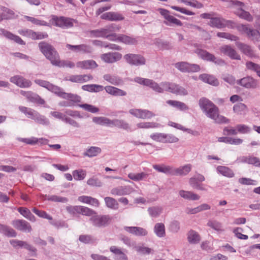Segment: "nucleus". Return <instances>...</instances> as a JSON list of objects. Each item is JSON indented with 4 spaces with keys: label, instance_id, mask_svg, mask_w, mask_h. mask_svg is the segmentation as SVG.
Masks as SVG:
<instances>
[{
    "label": "nucleus",
    "instance_id": "obj_1",
    "mask_svg": "<svg viewBox=\"0 0 260 260\" xmlns=\"http://www.w3.org/2000/svg\"><path fill=\"white\" fill-rule=\"evenodd\" d=\"M199 105L206 116L213 120L215 123L222 124L230 122L228 118L219 114L218 107L208 99L201 98L199 100Z\"/></svg>",
    "mask_w": 260,
    "mask_h": 260
},
{
    "label": "nucleus",
    "instance_id": "obj_2",
    "mask_svg": "<svg viewBox=\"0 0 260 260\" xmlns=\"http://www.w3.org/2000/svg\"><path fill=\"white\" fill-rule=\"evenodd\" d=\"M35 83L62 99L69 100L74 103H79L81 101V98L77 94L65 92L60 87L53 85L47 81L36 79Z\"/></svg>",
    "mask_w": 260,
    "mask_h": 260
},
{
    "label": "nucleus",
    "instance_id": "obj_3",
    "mask_svg": "<svg viewBox=\"0 0 260 260\" xmlns=\"http://www.w3.org/2000/svg\"><path fill=\"white\" fill-rule=\"evenodd\" d=\"M164 91H168L180 95H186L188 94L187 91L183 87L169 82H164L160 83V84H158L156 92L162 93Z\"/></svg>",
    "mask_w": 260,
    "mask_h": 260
},
{
    "label": "nucleus",
    "instance_id": "obj_4",
    "mask_svg": "<svg viewBox=\"0 0 260 260\" xmlns=\"http://www.w3.org/2000/svg\"><path fill=\"white\" fill-rule=\"evenodd\" d=\"M39 47L46 58L54 66L58 59H59V54L51 44L44 41L39 43Z\"/></svg>",
    "mask_w": 260,
    "mask_h": 260
},
{
    "label": "nucleus",
    "instance_id": "obj_5",
    "mask_svg": "<svg viewBox=\"0 0 260 260\" xmlns=\"http://www.w3.org/2000/svg\"><path fill=\"white\" fill-rule=\"evenodd\" d=\"M157 11L165 19L164 21V23L166 25L170 26H180L182 25V22L180 20L171 15L170 14V12L168 10L162 8H159Z\"/></svg>",
    "mask_w": 260,
    "mask_h": 260
},
{
    "label": "nucleus",
    "instance_id": "obj_6",
    "mask_svg": "<svg viewBox=\"0 0 260 260\" xmlns=\"http://www.w3.org/2000/svg\"><path fill=\"white\" fill-rule=\"evenodd\" d=\"M90 220L92 225L98 228H103L109 224L111 221V218L109 215H94Z\"/></svg>",
    "mask_w": 260,
    "mask_h": 260
},
{
    "label": "nucleus",
    "instance_id": "obj_7",
    "mask_svg": "<svg viewBox=\"0 0 260 260\" xmlns=\"http://www.w3.org/2000/svg\"><path fill=\"white\" fill-rule=\"evenodd\" d=\"M124 58L127 63L132 66H143L146 63L145 58L140 54H127L124 56Z\"/></svg>",
    "mask_w": 260,
    "mask_h": 260
},
{
    "label": "nucleus",
    "instance_id": "obj_8",
    "mask_svg": "<svg viewBox=\"0 0 260 260\" xmlns=\"http://www.w3.org/2000/svg\"><path fill=\"white\" fill-rule=\"evenodd\" d=\"M236 83L247 89H255L258 87L257 81L250 76H247L241 79L237 80Z\"/></svg>",
    "mask_w": 260,
    "mask_h": 260
},
{
    "label": "nucleus",
    "instance_id": "obj_9",
    "mask_svg": "<svg viewBox=\"0 0 260 260\" xmlns=\"http://www.w3.org/2000/svg\"><path fill=\"white\" fill-rule=\"evenodd\" d=\"M195 52L200 57L204 60L212 61L217 64H220L224 63L223 60L221 59H216L214 55L208 52L206 50L198 48L196 50Z\"/></svg>",
    "mask_w": 260,
    "mask_h": 260
},
{
    "label": "nucleus",
    "instance_id": "obj_10",
    "mask_svg": "<svg viewBox=\"0 0 260 260\" xmlns=\"http://www.w3.org/2000/svg\"><path fill=\"white\" fill-rule=\"evenodd\" d=\"M174 66L182 72H196L200 69V66L197 64H190L184 61L177 62Z\"/></svg>",
    "mask_w": 260,
    "mask_h": 260
},
{
    "label": "nucleus",
    "instance_id": "obj_11",
    "mask_svg": "<svg viewBox=\"0 0 260 260\" xmlns=\"http://www.w3.org/2000/svg\"><path fill=\"white\" fill-rule=\"evenodd\" d=\"M66 47L69 50L75 53H81L83 54H89L93 52V48L89 45L82 44L78 45L67 44Z\"/></svg>",
    "mask_w": 260,
    "mask_h": 260
},
{
    "label": "nucleus",
    "instance_id": "obj_12",
    "mask_svg": "<svg viewBox=\"0 0 260 260\" xmlns=\"http://www.w3.org/2000/svg\"><path fill=\"white\" fill-rule=\"evenodd\" d=\"M135 191L134 189L131 186H118L113 188L110 193L114 196H122L128 195Z\"/></svg>",
    "mask_w": 260,
    "mask_h": 260
},
{
    "label": "nucleus",
    "instance_id": "obj_13",
    "mask_svg": "<svg viewBox=\"0 0 260 260\" xmlns=\"http://www.w3.org/2000/svg\"><path fill=\"white\" fill-rule=\"evenodd\" d=\"M129 113L140 119H150L155 116V114L153 112L147 110L131 109L129 110Z\"/></svg>",
    "mask_w": 260,
    "mask_h": 260
},
{
    "label": "nucleus",
    "instance_id": "obj_14",
    "mask_svg": "<svg viewBox=\"0 0 260 260\" xmlns=\"http://www.w3.org/2000/svg\"><path fill=\"white\" fill-rule=\"evenodd\" d=\"M52 23L60 27H70L73 25L71 19L63 17H57L56 16L52 17Z\"/></svg>",
    "mask_w": 260,
    "mask_h": 260
},
{
    "label": "nucleus",
    "instance_id": "obj_15",
    "mask_svg": "<svg viewBox=\"0 0 260 260\" xmlns=\"http://www.w3.org/2000/svg\"><path fill=\"white\" fill-rule=\"evenodd\" d=\"M20 93L26 97L29 101L32 103H37L40 105H43L45 103V101L43 99L32 91H26L21 90L20 91Z\"/></svg>",
    "mask_w": 260,
    "mask_h": 260
},
{
    "label": "nucleus",
    "instance_id": "obj_16",
    "mask_svg": "<svg viewBox=\"0 0 260 260\" xmlns=\"http://www.w3.org/2000/svg\"><path fill=\"white\" fill-rule=\"evenodd\" d=\"M10 80L12 83L16 84L17 86L21 88H28L32 84L30 80L19 75H16L12 77Z\"/></svg>",
    "mask_w": 260,
    "mask_h": 260
},
{
    "label": "nucleus",
    "instance_id": "obj_17",
    "mask_svg": "<svg viewBox=\"0 0 260 260\" xmlns=\"http://www.w3.org/2000/svg\"><path fill=\"white\" fill-rule=\"evenodd\" d=\"M220 52L232 59L241 60V57L236 50L230 45H223L220 48Z\"/></svg>",
    "mask_w": 260,
    "mask_h": 260
},
{
    "label": "nucleus",
    "instance_id": "obj_18",
    "mask_svg": "<svg viewBox=\"0 0 260 260\" xmlns=\"http://www.w3.org/2000/svg\"><path fill=\"white\" fill-rule=\"evenodd\" d=\"M12 224L15 228L19 231L28 233L31 231V227L29 223L24 220H14L12 221Z\"/></svg>",
    "mask_w": 260,
    "mask_h": 260
},
{
    "label": "nucleus",
    "instance_id": "obj_19",
    "mask_svg": "<svg viewBox=\"0 0 260 260\" xmlns=\"http://www.w3.org/2000/svg\"><path fill=\"white\" fill-rule=\"evenodd\" d=\"M92 79L93 77L90 74H84L71 75L67 80L72 82L83 83L91 80Z\"/></svg>",
    "mask_w": 260,
    "mask_h": 260
},
{
    "label": "nucleus",
    "instance_id": "obj_20",
    "mask_svg": "<svg viewBox=\"0 0 260 260\" xmlns=\"http://www.w3.org/2000/svg\"><path fill=\"white\" fill-rule=\"evenodd\" d=\"M192 166L190 164H187L176 168L172 167L171 175L185 176L190 172Z\"/></svg>",
    "mask_w": 260,
    "mask_h": 260
},
{
    "label": "nucleus",
    "instance_id": "obj_21",
    "mask_svg": "<svg viewBox=\"0 0 260 260\" xmlns=\"http://www.w3.org/2000/svg\"><path fill=\"white\" fill-rule=\"evenodd\" d=\"M101 18L102 19L111 21H117L124 20V17L120 13L115 12H109L103 14L101 16Z\"/></svg>",
    "mask_w": 260,
    "mask_h": 260
},
{
    "label": "nucleus",
    "instance_id": "obj_22",
    "mask_svg": "<svg viewBox=\"0 0 260 260\" xmlns=\"http://www.w3.org/2000/svg\"><path fill=\"white\" fill-rule=\"evenodd\" d=\"M122 57V55L119 52H109L102 55L101 58L107 63H113L119 60Z\"/></svg>",
    "mask_w": 260,
    "mask_h": 260
},
{
    "label": "nucleus",
    "instance_id": "obj_23",
    "mask_svg": "<svg viewBox=\"0 0 260 260\" xmlns=\"http://www.w3.org/2000/svg\"><path fill=\"white\" fill-rule=\"evenodd\" d=\"M124 230L136 236H145L148 234L147 231L140 226H124Z\"/></svg>",
    "mask_w": 260,
    "mask_h": 260
},
{
    "label": "nucleus",
    "instance_id": "obj_24",
    "mask_svg": "<svg viewBox=\"0 0 260 260\" xmlns=\"http://www.w3.org/2000/svg\"><path fill=\"white\" fill-rule=\"evenodd\" d=\"M10 243L14 248L24 247L28 250L32 252H36V249L33 246L28 244L26 242L17 240L13 239L10 241Z\"/></svg>",
    "mask_w": 260,
    "mask_h": 260
},
{
    "label": "nucleus",
    "instance_id": "obj_25",
    "mask_svg": "<svg viewBox=\"0 0 260 260\" xmlns=\"http://www.w3.org/2000/svg\"><path fill=\"white\" fill-rule=\"evenodd\" d=\"M134 80L138 83L150 87L156 92L158 84L153 80L141 77H136Z\"/></svg>",
    "mask_w": 260,
    "mask_h": 260
},
{
    "label": "nucleus",
    "instance_id": "obj_26",
    "mask_svg": "<svg viewBox=\"0 0 260 260\" xmlns=\"http://www.w3.org/2000/svg\"><path fill=\"white\" fill-rule=\"evenodd\" d=\"M236 46L246 56L250 57L254 56L253 51L250 46L237 41L236 42Z\"/></svg>",
    "mask_w": 260,
    "mask_h": 260
},
{
    "label": "nucleus",
    "instance_id": "obj_27",
    "mask_svg": "<svg viewBox=\"0 0 260 260\" xmlns=\"http://www.w3.org/2000/svg\"><path fill=\"white\" fill-rule=\"evenodd\" d=\"M97 66L96 62L92 59L79 61L76 63L77 68L85 70L94 69Z\"/></svg>",
    "mask_w": 260,
    "mask_h": 260
},
{
    "label": "nucleus",
    "instance_id": "obj_28",
    "mask_svg": "<svg viewBox=\"0 0 260 260\" xmlns=\"http://www.w3.org/2000/svg\"><path fill=\"white\" fill-rule=\"evenodd\" d=\"M179 195L185 200L197 201L200 199V196L192 191L180 190L179 191Z\"/></svg>",
    "mask_w": 260,
    "mask_h": 260
},
{
    "label": "nucleus",
    "instance_id": "obj_29",
    "mask_svg": "<svg viewBox=\"0 0 260 260\" xmlns=\"http://www.w3.org/2000/svg\"><path fill=\"white\" fill-rule=\"evenodd\" d=\"M223 22H224V19L221 17L217 16L216 15L211 19V20H210L208 24L212 27L222 28H224Z\"/></svg>",
    "mask_w": 260,
    "mask_h": 260
},
{
    "label": "nucleus",
    "instance_id": "obj_30",
    "mask_svg": "<svg viewBox=\"0 0 260 260\" xmlns=\"http://www.w3.org/2000/svg\"><path fill=\"white\" fill-rule=\"evenodd\" d=\"M0 31L2 34H3L7 38L11 40H13L16 43L21 45L25 44L24 42L19 36L13 35L10 32L3 28L1 29Z\"/></svg>",
    "mask_w": 260,
    "mask_h": 260
},
{
    "label": "nucleus",
    "instance_id": "obj_31",
    "mask_svg": "<svg viewBox=\"0 0 260 260\" xmlns=\"http://www.w3.org/2000/svg\"><path fill=\"white\" fill-rule=\"evenodd\" d=\"M199 79L202 81L213 86L219 85L218 80L213 76L208 74H202L199 76Z\"/></svg>",
    "mask_w": 260,
    "mask_h": 260
},
{
    "label": "nucleus",
    "instance_id": "obj_32",
    "mask_svg": "<svg viewBox=\"0 0 260 260\" xmlns=\"http://www.w3.org/2000/svg\"><path fill=\"white\" fill-rule=\"evenodd\" d=\"M0 233L8 237H15L17 233L12 228L0 224Z\"/></svg>",
    "mask_w": 260,
    "mask_h": 260
},
{
    "label": "nucleus",
    "instance_id": "obj_33",
    "mask_svg": "<svg viewBox=\"0 0 260 260\" xmlns=\"http://www.w3.org/2000/svg\"><path fill=\"white\" fill-rule=\"evenodd\" d=\"M105 89L107 93L114 96H124L126 94L125 91L111 86H106Z\"/></svg>",
    "mask_w": 260,
    "mask_h": 260
},
{
    "label": "nucleus",
    "instance_id": "obj_34",
    "mask_svg": "<svg viewBox=\"0 0 260 260\" xmlns=\"http://www.w3.org/2000/svg\"><path fill=\"white\" fill-rule=\"evenodd\" d=\"M216 170L218 173L225 177L232 178L234 176L233 171L227 167L219 166L217 167Z\"/></svg>",
    "mask_w": 260,
    "mask_h": 260
},
{
    "label": "nucleus",
    "instance_id": "obj_35",
    "mask_svg": "<svg viewBox=\"0 0 260 260\" xmlns=\"http://www.w3.org/2000/svg\"><path fill=\"white\" fill-rule=\"evenodd\" d=\"M163 208L161 206H155L148 208L147 211L151 217H158L162 212Z\"/></svg>",
    "mask_w": 260,
    "mask_h": 260
},
{
    "label": "nucleus",
    "instance_id": "obj_36",
    "mask_svg": "<svg viewBox=\"0 0 260 260\" xmlns=\"http://www.w3.org/2000/svg\"><path fill=\"white\" fill-rule=\"evenodd\" d=\"M136 126L138 128L148 129L159 127L161 125L158 123L154 122H141L138 123Z\"/></svg>",
    "mask_w": 260,
    "mask_h": 260
},
{
    "label": "nucleus",
    "instance_id": "obj_37",
    "mask_svg": "<svg viewBox=\"0 0 260 260\" xmlns=\"http://www.w3.org/2000/svg\"><path fill=\"white\" fill-rule=\"evenodd\" d=\"M166 103L169 105L175 107L180 110L185 111L188 109V107L185 104L180 101L168 100Z\"/></svg>",
    "mask_w": 260,
    "mask_h": 260
},
{
    "label": "nucleus",
    "instance_id": "obj_38",
    "mask_svg": "<svg viewBox=\"0 0 260 260\" xmlns=\"http://www.w3.org/2000/svg\"><path fill=\"white\" fill-rule=\"evenodd\" d=\"M19 109L21 112L27 115L28 118L33 120L38 113L37 111L24 106H19Z\"/></svg>",
    "mask_w": 260,
    "mask_h": 260
},
{
    "label": "nucleus",
    "instance_id": "obj_39",
    "mask_svg": "<svg viewBox=\"0 0 260 260\" xmlns=\"http://www.w3.org/2000/svg\"><path fill=\"white\" fill-rule=\"evenodd\" d=\"M149 176V174L145 172H141L139 173H130L128 174V177L135 181H139L146 179Z\"/></svg>",
    "mask_w": 260,
    "mask_h": 260
},
{
    "label": "nucleus",
    "instance_id": "obj_40",
    "mask_svg": "<svg viewBox=\"0 0 260 260\" xmlns=\"http://www.w3.org/2000/svg\"><path fill=\"white\" fill-rule=\"evenodd\" d=\"M119 42L127 45H135L137 43L136 38L125 35H119Z\"/></svg>",
    "mask_w": 260,
    "mask_h": 260
},
{
    "label": "nucleus",
    "instance_id": "obj_41",
    "mask_svg": "<svg viewBox=\"0 0 260 260\" xmlns=\"http://www.w3.org/2000/svg\"><path fill=\"white\" fill-rule=\"evenodd\" d=\"M187 239L189 243L197 244L200 242V237L197 232L191 230L188 233Z\"/></svg>",
    "mask_w": 260,
    "mask_h": 260
},
{
    "label": "nucleus",
    "instance_id": "obj_42",
    "mask_svg": "<svg viewBox=\"0 0 260 260\" xmlns=\"http://www.w3.org/2000/svg\"><path fill=\"white\" fill-rule=\"evenodd\" d=\"M154 232L159 238L164 237L166 235L165 225L162 223H157L154 227Z\"/></svg>",
    "mask_w": 260,
    "mask_h": 260
},
{
    "label": "nucleus",
    "instance_id": "obj_43",
    "mask_svg": "<svg viewBox=\"0 0 260 260\" xmlns=\"http://www.w3.org/2000/svg\"><path fill=\"white\" fill-rule=\"evenodd\" d=\"M101 152V149L98 147L91 146L84 152V156L92 157L97 156Z\"/></svg>",
    "mask_w": 260,
    "mask_h": 260
},
{
    "label": "nucleus",
    "instance_id": "obj_44",
    "mask_svg": "<svg viewBox=\"0 0 260 260\" xmlns=\"http://www.w3.org/2000/svg\"><path fill=\"white\" fill-rule=\"evenodd\" d=\"M153 168L159 172L171 175L172 167L165 165H154Z\"/></svg>",
    "mask_w": 260,
    "mask_h": 260
},
{
    "label": "nucleus",
    "instance_id": "obj_45",
    "mask_svg": "<svg viewBox=\"0 0 260 260\" xmlns=\"http://www.w3.org/2000/svg\"><path fill=\"white\" fill-rule=\"evenodd\" d=\"M247 37L253 42H259L260 31H259V30H256L251 28Z\"/></svg>",
    "mask_w": 260,
    "mask_h": 260
},
{
    "label": "nucleus",
    "instance_id": "obj_46",
    "mask_svg": "<svg viewBox=\"0 0 260 260\" xmlns=\"http://www.w3.org/2000/svg\"><path fill=\"white\" fill-rule=\"evenodd\" d=\"M233 111L236 114L241 115L247 111V107L244 104L239 103L234 106Z\"/></svg>",
    "mask_w": 260,
    "mask_h": 260
},
{
    "label": "nucleus",
    "instance_id": "obj_47",
    "mask_svg": "<svg viewBox=\"0 0 260 260\" xmlns=\"http://www.w3.org/2000/svg\"><path fill=\"white\" fill-rule=\"evenodd\" d=\"M236 14L240 18L243 19L248 22H251L253 20V17L248 12L243 10L242 9L239 10L237 12Z\"/></svg>",
    "mask_w": 260,
    "mask_h": 260
},
{
    "label": "nucleus",
    "instance_id": "obj_48",
    "mask_svg": "<svg viewBox=\"0 0 260 260\" xmlns=\"http://www.w3.org/2000/svg\"><path fill=\"white\" fill-rule=\"evenodd\" d=\"M104 200L107 207L112 209L118 208V204L115 199L111 197H105Z\"/></svg>",
    "mask_w": 260,
    "mask_h": 260
},
{
    "label": "nucleus",
    "instance_id": "obj_49",
    "mask_svg": "<svg viewBox=\"0 0 260 260\" xmlns=\"http://www.w3.org/2000/svg\"><path fill=\"white\" fill-rule=\"evenodd\" d=\"M118 29L119 28L114 24L106 26L104 28H102L104 38H106L109 35Z\"/></svg>",
    "mask_w": 260,
    "mask_h": 260
},
{
    "label": "nucleus",
    "instance_id": "obj_50",
    "mask_svg": "<svg viewBox=\"0 0 260 260\" xmlns=\"http://www.w3.org/2000/svg\"><path fill=\"white\" fill-rule=\"evenodd\" d=\"M73 176L76 180H82L86 176V171L82 169L76 170L73 172Z\"/></svg>",
    "mask_w": 260,
    "mask_h": 260
},
{
    "label": "nucleus",
    "instance_id": "obj_51",
    "mask_svg": "<svg viewBox=\"0 0 260 260\" xmlns=\"http://www.w3.org/2000/svg\"><path fill=\"white\" fill-rule=\"evenodd\" d=\"M24 18L28 21L31 22L34 24L39 26H48V23L42 20L36 18L35 17H30L28 16H24Z\"/></svg>",
    "mask_w": 260,
    "mask_h": 260
},
{
    "label": "nucleus",
    "instance_id": "obj_52",
    "mask_svg": "<svg viewBox=\"0 0 260 260\" xmlns=\"http://www.w3.org/2000/svg\"><path fill=\"white\" fill-rule=\"evenodd\" d=\"M46 196V200L54 202L67 203L68 201V199L66 197H62L56 195Z\"/></svg>",
    "mask_w": 260,
    "mask_h": 260
},
{
    "label": "nucleus",
    "instance_id": "obj_53",
    "mask_svg": "<svg viewBox=\"0 0 260 260\" xmlns=\"http://www.w3.org/2000/svg\"><path fill=\"white\" fill-rule=\"evenodd\" d=\"M55 66L59 67H67L69 68H73L75 67V63L69 60H60V58L58 59L56 63L55 64Z\"/></svg>",
    "mask_w": 260,
    "mask_h": 260
},
{
    "label": "nucleus",
    "instance_id": "obj_54",
    "mask_svg": "<svg viewBox=\"0 0 260 260\" xmlns=\"http://www.w3.org/2000/svg\"><path fill=\"white\" fill-rule=\"evenodd\" d=\"M207 225L215 231H223L221 223L216 220H209Z\"/></svg>",
    "mask_w": 260,
    "mask_h": 260
},
{
    "label": "nucleus",
    "instance_id": "obj_55",
    "mask_svg": "<svg viewBox=\"0 0 260 260\" xmlns=\"http://www.w3.org/2000/svg\"><path fill=\"white\" fill-rule=\"evenodd\" d=\"M87 184L91 186L101 187L103 185L102 181L98 178L92 177L89 178L87 181Z\"/></svg>",
    "mask_w": 260,
    "mask_h": 260
},
{
    "label": "nucleus",
    "instance_id": "obj_56",
    "mask_svg": "<svg viewBox=\"0 0 260 260\" xmlns=\"http://www.w3.org/2000/svg\"><path fill=\"white\" fill-rule=\"evenodd\" d=\"M164 143H176L179 141V139L171 134H165L164 136Z\"/></svg>",
    "mask_w": 260,
    "mask_h": 260
},
{
    "label": "nucleus",
    "instance_id": "obj_57",
    "mask_svg": "<svg viewBox=\"0 0 260 260\" xmlns=\"http://www.w3.org/2000/svg\"><path fill=\"white\" fill-rule=\"evenodd\" d=\"M217 36L219 38H225L231 41L236 42L239 40V38L237 36L228 32H219L217 33Z\"/></svg>",
    "mask_w": 260,
    "mask_h": 260
},
{
    "label": "nucleus",
    "instance_id": "obj_58",
    "mask_svg": "<svg viewBox=\"0 0 260 260\" xmlns=\"http://www.w3.org/2000/svg\"><path fill=\"white\" fill-rule=\"evenodd\" d=\"M246 69L255 72L256 74L260 70V65L252 61H247L245 64Z\"/></svg>",
    "mask_w": 260,
    "mask_h": 260
},
{
    "label": "nucleus",
    "instance_id": "obj_59",
    "mask_svg": "<svg viewBox=\"0 0 260 260\" xmlns=\"http://www.w3.org/2000/svg\"><path fill=\"white\" fill-rule=\"evenodd\" d=\"M34 120L36 122L42 125H47L49 124V120L44 116L41 115L39 112Z\"/></svg>",
    "mask_w": 260,
    "mask_h": 260
},
{
    "label": "nucleus",
    "instance_id": "obj_60",
    "mask_svg": "<svg viewBox=\"0 0 260 260\" xmlns=\"http://www.w3.org/2000/svg\"><path fill=\"white\" fill-rule=\"evenodd\" d=\"M79 106L84 109L85 110L90 112L92 113H96L99 111V109L98 108L91 105L84 104L79 105Z\"/></svg>",
    "mask_w": 260,
    "mask_h": 260
},
{
    "label": "nucleus",
    "instance_id": "obj_61",
    "mask_svg": "<svg viewBox=\"0 0 260 260\" xmlns=\"http://www.w3.org/2000/svg\"><path fill=\"white\" fill-rule=\"evenodd\" d=\"M23 141L26 144L33 145L37 143L38 142L41 143V144H45L47 142V140L43 138L39 139L36 138H31L29 139H25Z\"/></svg>",
    "mask_w": 260,
    "mask_h": 260
},
{
    "label": "nucleus",
    "instance_id": "obj_62",
    "mask_svg": "<svg viewBox=\"0 0 260 260\" xmlns=\"http://www.w3.org/2000/svg\"><path fill=\"white\" fill-rule=\"evenodd\" d=\"M79 240L80 242L85 244L93 243L95 240L92 236L87 235L80 236Z\"/></svg>",
    "mask_w": 260,
    "mask_h": 260
},
{
    "label": "nucleus",
    "instance_id": "obj_63",
    "mask_svg": "<svg viewBox=\"0 0 260 260\" xmlns=\"http://www.w3.org/2000/svg\"><path fill=\"white\" fill-rule=\"evenodd\" d=\"M32 210L36 214L40 217L47 219L50 220L52 219V217L44 211L39 210L36 208H34Z\"/></svg>",
    "mask_w": 260,
    "mask_h": 260
},
{
    "label": "nucleus",
    "instance_id": "obj_64",
    "mask_svg": "<svg viewBox=\"0 0 260 260\" xmlns=\"http://www.w3.org/2000/svg\"><path fill=\"white\" fill-rule=\"evenodd\" d=\"M78 213H80L86 216H91L94 213V212L93 210L88 207L79 206Z\"/></svg>",
    "mask_w": 260,
    "mask_h": 260
}]
</instances>
